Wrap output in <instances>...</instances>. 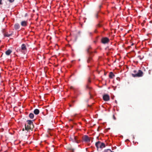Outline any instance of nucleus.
Instances as JSON below:
<instances>
[{
  "mask_svg": "<svg viewBox=\"0 0 152 152\" xmlns=\"http://www.w3.org/2000/svg\"><path fill=\"white\" fill-rule=\"evenodd\" d=\"M87 51L88 55L87 62L88 63H91L93 61L92 57L93 56V53L94 51L91 50V47L90 46H88L87 49Z\"/></svg>",
  "mask_w": 152,
  "mask_h": 152,
  "instance_id": "nucleus-1",
  "label": "nucleus"
},
{
  "mask_svg": "<svg viewBox=\"0 0 152 152\" xmlns=\"http://www.w3.org/2000/svg\"><path fill=\"white\" fill-rule=\"evenodd\" d=\"M27 124H26L25 125V129L27 131H28L29 130H32L34 128V126L32 121L27 120Z\"/></svg>",
  "mask_w": 152,
  "mask_h": 152,
  "instance_id": "nucleus-2",
  "label": "nucleus"
},
{
  "mask_svg": "<svg viewBox=\"0 0 152 152\" xmlns=\"http://www.w3.org/2000/svg\"><path fill=\"white\" fill-rule=\"evenodd\" d=\"M95 146L97 148V150L98 151V149L99 148L102 149L105 147L106 146L105 144L100 141H98L95 143Z\"/></svg>",
  "mask_w": 152,
  "mask_h": 152,
  "instance_id": "nucleus-3",
  "label": "nucleus"
},
{
  "mask_svg": "<svg viewBox=\"0 0 152 152\" xmlns=\"http://www.w3.org/2000/svg\"><path fill=\"white\" fill-rule=\"evenodd\" d=\"M143 72L141 70H139L137 72L136 70L134 71V77H141L143 76Z\"/></svg>",
  "mask_w": 152,
  "mask_h": 152,
  "instance_id": "nucleus-4",
  "label": "nucleus"
},
{
  "mask_svg": "<svg viewBox=\"0 0 152 152\" xmlns=\"http://www.w3.org/2000/svg\"><path fill=\"white\" fill-rule=\"evenodd\" d=\"M86 88L89 90V94L90 95V98H91L92 96V94L94 92L93 89L91 87L89 86L88 85H86Z\"/></svg>",
  "mask_w": 152,
  "mask_h": 152,
  "instance_id": "nucleus-5",
  "label": "nucleus"
},
{
  "mask_svg": "<svg viewBox=\"0 0 152 152\" xmlns=\"http://www.w3.org/2000/svg\"><path fill=\"white\" fill-rule=\"evenodd\" d=\"M77 136H75L74 135L71 137L70 138V140L73 142H75L78 143L79 142L77 140Z\"/></svg>",
  "mask_w": 152,
  "mask_h": 152,
  "instance_id": "nucleus-6",
  "label": "nucleus"
},
{
  "mask_svg": "<svg viewBox=\"0 0 152 152\" xmlns=\"http://www.w3.org/2000/svg\"><path fill=\"white\" fill-rule=\"evenodd\" d=\"M101 41L102 43L105 44L109 42V39L107 37H103Z\"/></svg>",
  "mask_w": 152,
  "mask_h": 152,
  "instance_id": "nucleus-7",
  "label": "nucleus"
},
{
  "mask_svg": "<svg viewBox=\"0 0 152 152\" xmlns=\"http://www.w3.org/2000/svg\"><path fill=\"white\" fill-rule=\"evenodd\" d=\"M103 98L104 101H107L109 100L110 96L107 94H105L103 96Z\"/></svg>",
  "mask_w": 152,
  "mask_h": 152,
  "instance_id": "nucleus-8",
  "label": "nucleus"
},
{
  "mask_svg": "<svg viewBox=\"0 0 152 152\" xmlns=\"http://www.w3.org/2000/svg\"><path fill=\"white\" fill-rule=\"evenodd\" d=\"M83 140L86 142H89L90 141V140L89 137L87 135H85L83 137Z\"/></svg>",
  "mask_w": 152,
  "mask_h": 152,
  "instance_id": "nucleus-9",
  "label": "nucleus"
},
{
  "mask_svg": "<svg viewBox=\"0 0 152 152\" xmlns=\"http://www.w3.org/2000/svg\"><path fill=\"white\" fill-rule=\"evenodd\" d=\"M66 148L68 150L71 151L72 152H74V150L72 148V147L70 145H67Z\"/></svg>",
  "mask_w": 152,
  "mask_h": 152,
  "instance_id": "nucleus-10",
  "label": "nucleus"
},
{
  "mask_svg": "<svg viewBox=\"0 0 152 152\" xmlns=\"http://www.w3.org/2000/svg\"><path fill=\"white\" fill-rule=\"evenodd\" d=\"M21 25L23 26H27V22L26 21H23L21 22Z\"/></svg>",
  "mask_w": 152,
  "mask_h": 152,
  "instance_id": "nucleus-11",
  "label": "nucleus"
},
{
  "mask_svg": "<svg viewBox=\"0 0 152 152\" xmlns=\"http://www.w3.org/2000/svg\"><path fill=\"white\" fill-rule=\"evenodd\" d=\"M20 26L18 23H17L14 25V28L15 29L17 30L19 29Z\"/></svg>",
  "mask_w": 152,
  "mask_h": 152,
  "instance_id": "nucleus-12",
  "label": "nucleus"
},
{
  "mask_svg": "<svg viewBox=\"0 0 152 152\" xmlns=\"http://www.w3.org/2000/svg\"><path fill=\"white\" fill-rule=\"evenodd\" d=\"M21 49L22 50H25L26 49V46L25 45V44H23L21 46Z\"/></svg>",
  "mask_w": 152,
  "mask_h": 152,
  "instance_id": "nucleus-13",
  "label": "nucleus"
},
{
  "mask_svg": "<svg viewBox=\"0 0 152 152\" xmlns=\"http://www.w3.org/2000/svg\"><path fill=\"white\" fill-rule=\"evenodd\" d=\"M109 77L110 78H112L113 77L115 76V75L112 72H110L109 75Z\"/></svg>",
  "mask_w": 152,
  "mask_h": 152,
  "instance_id": "nucleus-14",
  "label": "nucleus"
},
{
  "mask_svg": "<svg viewBox=\"0 0 152 152\" xmlns=\"http://www.w3.org/2000/svg\"><path fill=\"white\" fill-rule=\"evenodd\" d=\"M34 113L35 115H38L39 113V111L38 109H35L34 110Z\"/></svg>",
  "mask_w": 152,
  "mask_h": 152,
  "instance_id": "nucleus-15",
  "label": "nucleus"
},
{
  "mask_svg": "<svg viewBox=\"0 0 152 152\" xmlns=\"http://www.w3.org/2000/svg\"><path fill=\"white\" fill-rule=\"evenodd\" d=\"M12 51L10 50H8L5 52L6 54L8 56L12 53Z\"/></svg>",
  "mask_w": 152,
  "mask_h": 152,
  "instance_id": "nucleus-16",
  "label": "nucleus"
},
{
  "mask_svg": "<svg viewBox=\"0 0 152 152\" xmlns=\"http://www.w3.org/2000/svg\"><path fill=\"white\" fill-rule=\"evenodd\" d=\"M29 117L31 119H32L34 117V115L33 113H30L29 115Z\"/></svg>",
  "mask_w": 152,
  "mask_h": 152,
  "instance_id": "nucleus-17",
  "label": "nucleus"
},
{
  "mask_svg": "<svg viewBox=\"0 0 152 152\" xmlns=\"http://www.w3.org/2000/svg\"><path fill=\"white\" fill-rule=\"evenodd\" d=\"M12 35V34H4V36H6V37H10V36H11Z\"/></svg>",
  "mask_w": 152,
  "mask_h": 152,
  "instance_id": "nucleus-18",
  "label": "nucleus"
},
{
  "mask_svg": "<svg viewBox=\"0 0 152 152\" xmlns=\"http://www.w3.org/2000/svg\"><path fill=\"white\" fill-rule=\"evenodd\" d=\"M108 151H111V150L110 149H105L104 150V152H108Z\"/></svg>",
  "mask_w": 152,
  "mask_h": 152,
  "instance_id": "nucleus-19",
  "label": "nucleus"
},
{
  "mask_svg": "<svg viewBox=\"0 0 152 152\" xmlns=\"http://www.w3.org/2000/svg\"><path fill=\"white\" fill-rule=\"evenodd\" d=\"M70 88L71 89H74V88L73 86H71L70 87Z\"/></svg>",
  "mask_w": 152,
  "mask_h": 152,
  "instance_id": "nucleus-20",
  "label": "nucleus"
},
{
  "mask_svg": "<svg viewBox=\"0 0 152 152\" xmlns=\"http://www.w3.org/2000/svg\"><path fill=\"white\" fill-rule=\"evenodd\" d=\"M101 26V25L99 24H98L96 25V27H100Z\"/></svg>",
  "mask_w": 152,
  "mask_h": 152,
  "instance_id": "nucleus-21",
  "label": "nucleus"
},
{
  "mask_svg": "<svg viewBox=\"0 0 152 152\" xmlns=\"http://www.w3.org/2000/svg\"><path fill=\"white\" fill-rule=\"evenodd\" d=\"M11 3L12 2L14 1V0H8Z\"/></svg>",
  "mask_w": 152,
  "mask_h": 152,
  "instance_id": "nucleus-22",
  "label": "nucleus"
},
{
  "mask_svg": "<svg viewBox=\"0 0 152 152\" xmlns=\"http://www.w3.org/2000/svg\"><path fill=\"white\" fill-rule=\"evenodd\" d=\"M113 118L114 120H115L116 119V118L114 115H113Z\"/></svg>",
  "mask_w": 152,
  "mask_h": 152,
  "instance_id": "nucleus-23",
  "label": "nucleus"
},
{
  "mask_svg": "<svg viewBox=\"0 0 152 152\" xmlns=\"http://www.w3.org/2000/svg\"><path fill=\"white\" fill-rule=\"evenodd\" d=\"M95 17L96 18H98V15L97 14H96L95 15Z\"/></svg>",
  "mask_w": 152,
  "mask_h": 152,
  "instance_id": "nucleus-24",
  "label": "nucleus"
},
{
  "mask_svg": "<svg viewBox=\"0 0 152 152\" xmlns=\"http://www.w3.org/2000/svg\"><path fill=\"white\" fill-rule=\"evenodd\" d=\"M91 82V81L89 79L88 80V83H90Z\"/></svg>",
  "mask_w": 152,
  "mask_h": 152,
  "instance_id": "nucleus-25",
  "label": "nucleus"
},
{
  "mask_svg": "<svg viewBox=\"0 0 152 152\" xmlns=\"http://www.w3.org/2000/svg\"><path fill=\"white\" fill-rule=\"evenodd\" d=\"M2 1V0H0V5L2 4L1 2Z\"/></svg>",
  "mask_w": 152,
  "mask_h": 152,
  "instance_id": "nucleus-26",
  "label": "nucleus"
},
{
  "mask_svg": "<svg viewBox=\"0 0 152 152\" xmlns=\"http://www.w3.org/2000/svg\"><path fill=\"white\" fill-rule=\"evenodd\" d=\"M94 32L95 33H97V31L96 30H95V31H94Z\"/></svg>",
  "mask_w": 152,
  "mask_h": 152,
  "instance_id": "nucleus-27",
  "label": "nucleus"
},
{
  "mask_svg": "<svg viewBox=\"0 0 152 152\" xmlns=\"http://www.w3.org/2000/svg\"><path fill=\"white\" fill-rule=\"evenodd\" d=\"M89 34H90V35H91V34H92V33H91V32H89Z\"/></svg>",
  "mask_w": 152,
  "mask_h": 152,
  "instance_id": "nucleus-28",
  "label": "nucleus"
},
{
  "mask_svg": "<svg viewBox=\"0 0 152 152\" xmlns=\"http://www.w3.org/2000/svg\"><path fill=\"white\" fill-rule=\"evenodd\" d=\"M102 7V5H100L99 6V8H101Z\"/></svg>",
  "mask_w": 152,
  "mask_h": 152,
  "instance_id": "nucleus-29",
  "label": "nucleus"
},
{
  "mask_svg": "<svg viewBox=\"0 0 152 152\" xmlns=\"http://www.w3.org/2000/svg\"><path fill=\"white\" fill-rule=\"evenodd\" d=\"M75 102V101H72V103H74V102Z\"/></svg>",
  "mask_w": 152,
  "mask_h": 152,
  "instance_id": "nucleus-30",
  "label": "nucleus"
},
{
  "mask_svg": "<svg viewBox=\"0 0 152 152\" xmlns=\"http://www.w3.org/2000/svg\"><path fill=\"white\" fill-rule=\"evenodd\" d=\"M24 128L23 129H22V131H24Z\"/></svg>",
  "mask_w": 152,
  "mask_h": 152,
  "instance_id": "nucleus-31",
  "label": "nucleus"
},
{
  "mask_svg": "<svg viewBox=\"0 0 152 152\" xmlns=\"http://www.w3.org/2000/svg\"><path fill=\"white\" fill-rule=\"evenodd\" d=\"M72 105H71V104H70L69 105V106L70 107H72Z\"/></svg>",
  "mask_w": 152,
  "mask_h": 152,
  "instance_id": "nucleus-32",
  "label": "nucleus"
},
{
  "mask_svg": "<svg viewBox=\"0 0 152 152\" xmlns=\"http://www.w3.org/2000/svg\"><path fill=\"white\" fill-rule=\"evenodd\" d=\"M88 107H90V106H91L90 105H88Z\"/></svg>",
  "mask_w": 152,
  "mask_h": 152,
  "instance_id": "nucleus-33",
  "label": "nucleus"
},
{
  "mask_svg": "<svg viewBox=\"0 0 152 152\" xmlns=\"http://www.w3.org/2000/svg\"><path fill=\"white\" fill-rule=\"evenodd\" d=\"M110 151L111 152H114V151H112L111 150V151Z\"/></svg>",
  "mask_w": 152,
  "mask_h": 152,
  "instance_id": "nucleus-34",
  "label": "nucleus"
},
{
  "mask_svg": "<svg viewBox=\"0 0 152 152\" xmlns=\"http://www.w3.org/2000/svg\"><path fill=\"white\" fill-rule=\"evenodd\" d=\"M131 45H133V43H132Z\"/></svg>",
  "mask_w": 152,
  "mask_h": 152,
  "instance_id": "nucleus-35",
  "label": "nucleus"
},
{
  "mask_svg": "<svg viewBox=\"0 0 152 152\" xmlns=\"http://www.w3.org/2000/svg\"><path fill=\"white\" fill-rule=\"evenodd\" d=\"M131 75H132V76L133 77V74L132 73Z\"/></svg>",
  "mask_w": 152,
  "mask_h": 152,
  "instance_id": "nucleus-36",
  "label": "nucleus"
},
{
  "mask_svg": "<svg viewBox=\"0 0 152 152\" xmlns=\"http://www.w3.org/2000/svg\"><path fill=\"white\" fill-rule=\"evenodd\" d=\"M127 140H126V141H127Z\"/></svg>",
  "mask_w": 152,
  "mask_h": 152,
  "instance_id": "nucleus-37",
  "label": "nucleus"
}]
</instances>
